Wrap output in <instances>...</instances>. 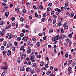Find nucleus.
Masks as SVG:
<instances>
[{
	"label": "nucleus",
	"instance_id": "nucleus-1",
	"mask_svg": "<svg viewBox=\"0 0 76 76\" xmlns=\"http://www.w3.org/2000/svg\"><path fill=\"white\" fill-rule=\"evenodd\" d=\"M31 47H29L27 48L28 50H27V53L28 54H30V53H31V51H32V50L31 49Z\"/></svg>",
	"mask_w": 76,
	"mask_h": 76
},
{
	"label": "nucleus",
	"instance_id": "nucleus-2",
	"mask_svg": "<svg viewBox=\"0 0 76 76\" xmlns=\"http://www.w3.org/2000/svg\"><path fill=\"white\" fill-rule=\"evenodd\" d=\"M6 33V31L4 29H3L2 31H0V34L2 36H3L4 35V33Z\"/></svg>",
	"mask_w": 76,
	"mask_h": 76
},
{
	"label": "nucleus",
	"instance_id": "nucleus-3",
	"mask_svg": "<svg viewBox=\"0 0 76 76\" xmlns=\"http://www.w3.org/2000/svg\"><path fill=\"white\" fill-rule=\"evenodd\" d=\"M72 69V67L70 66L68 68V71H69L68 73H69V74H70V73H72V71H71V70Z\"/></svg>",
	"mask_w": 76,
	"mask_h": 76
},
{
	"label": "nucleus",
	"instance_id": "nucleus-4",
	"mask_svg": "<svg viewBox=\"0 0 76 76\" xmlns=\"http://www.w3.org/2000/svg\"><path fill=\"white\" fill-rule=\"evenodd\" d=\"M58 38V39H60V41H63V37H61V36L60 35H58L57 36Z\"/></svg>",
	"mask_w": 76,
	"mask_h": 76
},
{
	"label": "nucleus",
	"instance_id": "nucleus-5",
	"mask_svg": "<svg viewBox=\"0 0 76 76\" xmlns=\"http://www.w3.org/2000/svg\"><path fill=\"white\" fill-rule=\"evenodd\" d=\"M12 43L10 42L8 44H7V48H9L10 47H11V46H12Z\"/></svg>",
	"mask_w": 76,
	"mask_h": 76
},
{
	"label": "nucleus",
	"instance_id": "nucleus-6",
	"mask_svg": "<svg viewBox=\"0 0 76 76\" xmlns=\"http://www.w3.org/2000/svg\"><path fill=\"white\" fill-rule=\"evenodd\" d=\"M4 24H5V22L3 21V20L1 21H0V25H4Z\"/></svg>",
	"mask_w": 76,
	"mask_h": 76
},
{
	"label": "nucleus",
	"instance_id": "nucleus-7",
	"mask_svg": "<svg viewBox=\"0 0 76 76\" xmlns=\"http://www.w3.org/2000/svg\"><path fill=\"white\" fill-rule=\"evenodd\" d=\"M7 54L8 56H9V55H11L12 54V53H11V51L10 50H9L7 52Z\"/></svg>",
	"mask_w": 76,
	"mask_h": 76
},
{
	"label": "nucleus",
	"instance_id": "nucleus-8",
	"mask_svg": "<svg viewBox=\"0 0 76 76\" xmlns=\"http://www.w3.org/2000/svg\"><path fill=\"white\" fill-rule=\"evenodd\" d=\"M75 15V14L73 12H72L71 13L69 14V16H70L71 17H73V16H74Z\"/></svg>",
	"mask_w": 76,
	"mask_h": 76
},
{
	"label": "nucleus",
	"instance_id": "nucleus-9",
	"mask_svg": "<svg viewBox=\"0 0 76 76\" xmlns=\"http://www.w3.org/2000/svg\"><path fill=\"white\" fill-rule=\"evenodd\" d=\"M9 12H5V15L6 17H8V16H9Z\"/></svg>",
	"mask_w": 76,
	"mask_h": 76
},
{
	"label": "nucleus",
	"instance_id": "nucleus-10",
	"mask_svg": "<svg viewBox=\"0 0 76 76\" xmlns=\"http://www.w3.org/2000/svg\"><path fill=\"white\" fill-rule=\"evenodd\" d=\"M61 22L60 21H59L58 22V23H57V26H61Z\"/></svg>",
	"mask_w": 76,
	"mask_h": 76
},
{
	"label": "nucleus",
	"instance_id": "nucleus-11",
	"mask_svg": "<svg viewBox=\"0 0 76 76\" xmlns=\"http://www.w3.org/2000/svg\"><path fill=\"white\" fill-rule=\"evenodd\" d=\"M20 71H23L24 70H25V68L24 67L22 66L20 68Z\"/></svg>",
	"mask_w": 76,
	"mask_h": 76
},
{
	"label": "nucleus",
	"instance_id": "nucleus-12",
	"mask_svg": "<svg viewBox=\"0 0 76 76\" xmlns=\"http://www.w3.org/2000/svg\"><path fill=\"white\" fill-rule=\"evenodd\" d=\"M7 69V66H2V67H1V69H3L4 70H6Z\"/></svg>",
	"mask_w": 76,
	"mask_h": 76
},
{
	"label": "nucleus",
	"instance_id": "nucleus-13",
	"mask_svg": "<svg viewBox=\"0 0 76 76\" xmlns=\"http://www.w3.org/2000/svg\"><path fill=\"white\" fill-rule=\"evenodd\" d=\"M41 20L43 22H44L45 20H47V18H43Z\"/></svg>",
	"mask_w": 76,
	"mask_h": 76
},
{
	"label": "nucleus",
	"instance_id": "nucleus-14",
	"mask_svg": "<svg viewBox=\"0 0 76 76\" xmlns=\"http://www.w3.org/2000/svg\"><path fill=\"white\" fill-rule=\"evenodd\" d=\"M29 71L32 74H34V70H32V69H30Z\"/></svg>",
	"mask_w": 76,
	"mask_h": 76
},
{
	"label": "nucleus",
	"instance_id": "nucleus-15",
	"mask_svg": "<svg viewBox=\"0 0 76 76\" xmlns=\"http://www.w3.org/2000/svg\"><path fill=\"white\" fill-rule=\"evenodd\" d=\"M37 46L38 47H39L41 45V43L39 42H37V43L36 44Z\"/></svg>",
	"mask_w": 76,
	"mask_h": 76
},
{
	"label": "nucleus",
	"instance_id": "nucleus-16",
	"mask_svg": "<svg viewBox=\"0 0 76 76\" xmlns=\"http://www.w3.org/2000/svg\"><path fill=\"white\" fill-rule=\"evenodd\" d=\"M12 50L13 51H15V50H16V49H15V47L14 46H12Z\"/></svg>",
	"mask_w": 76,
	"mask_h": 76
},
{
	"label": "nucleus",
	"instance_id": "nucleus-17",
	"mask_svg": "<svg viewBox=\"0 0 76 76\" xmlns=\"http://www.w3.org/2000/svg\"><path fill=\"white\" fill-rule=\"evenodd\" d=\"M17 61L18 63H20V57L18 58Z\"/></svg>",
	"mask_w": 76,
	"mask_h": 76
},
{
	"label": "nucleus",
	"instance_id": "nucleus-18",
	"mask_svg": "<svg viewBox=\"0 0 76 76\" xmlns=\"http://www.w3.org/2000/svg\"><path fill=\"white\" fill-rule=\"evenodd\" d=\"M54 30L53 29H51L49 31V33L50 34L51 32H53Z\"/></svg>",
	"mask_w": 76,
	"mask_h": 76
},
{
	"label": "nucleus",
	"instance_id": "nucleus-19",
	"mask_svg": "<svg viewBox=\"0 0 76 76\" xmlns=\"http://www.w3.org/2000/svg\"><path fill=\"white\" fill-rule=\"evenodd\" d=\"M12 37H13V35L12 34H10L9 37V39H12Z\"/></svg>",
	"mask_w": 76,
	"mask_h": 76
},
{
	"label": "nucleus",
	"instance_id": "nucleus-20",
	"mask_svg": "<svg viewBox=\"0 0 76 76\" xmlns=\"http://www.w3.org/2000/svg\"><path fill=\"white\" fill-rule=\"evenodd\" d=\"M20 39H21V38L20 37H18L17 39V41H20Z\"/></svg>",
	"mask_w": 76,
	"mask_h": 76
},
{
	"label": "nucleus",
	"instance_id": "nucleus-21",
	"mask_svg": "<svg viewBox=\"0 0 76 76\" xmlns=\"http://www.w3.org/2000/svg\"><path fill=\"white\" fill-rule=\"evenodd\" d=\"M39 8L40 9L42 10V9H43V7H42V5H40L39 6Z\"/></svg>",
	"mask_w": 76,
	"mask_h": 76
},
{
	"label": "nucleus",
	"instance_id": "nucleus-22",
	"mask_svg": "<svg viewBox=\"0 0 76 76\" xmlns=\"http://www.w3.org/2000/svg\"><path fill=\"white\" fill-rule=\"evenodd\" d=\"M32 66L33 67H37V64H36V63H34L33 64Z\"/></svg>",
	"mask_w": 76,
	"mask_h": 76
},
{
	"label": "nucleus",
	"instance_id": "nucleus-23",
	"mask_svg": "<svg viewBox=\"0 0 76 76\" xmlns=\"http://www.w3.org/2000/svg\"><path fill=\"white\" fill-rule=\"evenodd\" d=\"M20 20L21 21V22H23V20H24V19H23V18H22V17H21L20 18Z\"/></svg>",
	"mask_w": 76,
	"mask_h": 76
},
{
	"label": "nucleus",
	"instance_id": "nucleus-24",
	"mask_svg": "<svg viewBox=\"0 0 76 76\" xmlns=\"http://www.w3.org/2000/svg\"><path fill=\"white\" fill-rule=\"evenodd\" d=\"M3 45H4V46H6V44L7 43L6 41H4L3 42Z\"/></svg>",
	"mask_w": 76,
	"mask_h": 76
},
{
	"label": "nucleus",
	"instance_id": "nucleus-25",
	"mask_svg": "<svg viewBox=\"0 0 76 76\" xmlns=\"http://www.w3.org/2000/svg\"><path fill=\"white\" fill-rule=\"evenodd\" d=\"M25 48V47L23 46H22L20 48V51H22L23 48Z\"/></svg>",
	"mask_w": 76,
	"mask_h": 76
},
{
	"label": "nucleus",
	"instance_id": "nucleus-26",
	"mask_svg": "<svg viewBox=\"0 0 76 76\" xmlns=\"http://www.w3.org/2000/svg\"><path fill=\"white\" fill-rule=\"evenodd\" d=\"M43 65H44V61H42L41 62V63L40 64V66L42 67V66H43Z\"/></svg>",
	"mask_w": 76,
	"mask_h": 76
},
{
	"label": "nucleus",
	"instance_id": "nucleus-27",
	"mask_svg": "<svg viewBox=\"0 0 76 76\" xmlns=\"http://www.w3.org/2000/svg\"><path fill=\"white\" fill-rule=\"evenodd\" d=\"M72 61V60H70L69 61V66L70 65V64H71V63Z\"/></svg>",
	"mask_w": 76,
	"mask_h": 76
},
{
	"label": "nucleus",
	"instance_id": "nucleus-28",
	"mask_svg": "<svg viewBox=\"0 0 76 76\" xmlns=\"http://www.w3.org/2000/svg\"><path fill=\"white\" fill-rule=\"evenodd\" d=\"M30 69V67H28L26 68V71L27 72H28L29 71V69Z\"/></svg>",
	"mask_w": 76,
	"mask_h": 76
},
{
	"label": "nucleus",
	"instance_id": "nucleus-29",
	"mask_svg": "<svg viewBox=\"0 0 76 76\" xmlns=\"http://www.w3.org/2000/svg\"><path fill=\"white\" fill-rule=\"evenodd\" d=\"M68 37L69 38H71V37H73V35H72V34H70L69 35Z\"/></svg>",
	"mask_w": 76,
	"mask_h": 76
},
{
	"label": "nucleus",
	"instance_id": "nucleus-30",
	"mask_svg": "<svg viewBox=\"0 0 76 76\" xmlns=\"http://www.w3.org/2000/svg\"><path fill=\"white\" fill-rule=\"evenodd\" d=\"M51 73V71H49L48 72H47L46 73V75H50V74Z\"/></svg>",
	"mask_w": 76,
	"mask_h": 76
},
{
	"label": "nucleus",
	"instance_id": "nucleus-31",
	"mask_svg": "<svg viewBox=\"0 0 76 76\" xmlns=\"http://www.w3.org/2000/svg\"><path fill=\"white\" fill-rule=\"evenodd\" d=\"M4 49V46H2L1 48V50H3Z\"/></svg>",
	"mask_w": 76,
	"mask_h": 76
},
{
	"label": "nucleus",
	"instance_id": "nucleus-32",
	"mask_svg": "<svg viewBox=\"0 0 76 76\" xmlns=\"http://www.w3.org/2000/svg\"><path fill=\"white\" fill-rule=\"evenodd\" d=\"M20 35L21 37H23L24 35V34L23 33H21L20 34Z\"/></svg>",
	"mask_w": 76,
	"mask_h": 76
},
{
	"label": "nucleus",
	"instance_id": "nucleus-33",
	"mask_svg": "<svg viewBox=\"0 0 76 76\" xmlns=\"http://www.w3.org/2000/svg\"><path fill=\"white\" fill-rule=\"evenodd\" d=\"M37 58H41V55H38L37 56Z\"/></svg>",
	"mask_w": 76,
	"mask_h": 76
},
{
	"label": "nucleus",
	"instance_id": "nucleus-34",
	"mask_svg": "<svg viewBox=\"0 0 76 76\" xmlns=\"http://www.w3.org/2000/svg\"><path fill=\"white\" fill-rule=\"evenodd\" d=\"M52 5H53V4H52V3H50L48 4V6H49V7H51V6H52Z\"/></svg>",
	"mask_w": 76,
	"mask_h": 76
},
{
	"label": "nucleus",
	"instance_id": "nucleus-35",
	"mask_svg": "<svg viewBox=\"0 0 76 76\" xmlns=\"http://www.w3.org/2000/svg\"><path fill=\"white\" fill-rule=\"evenodd\" d=\"M9 33H7L6 35V37L7 38L8 37H9Z\"/></svg>",
	"mask_w": 76,
	"mask_h": 76
},
{
	"label": "nucleus",
	"instance_id": "nucleus-36",
	"mask_svg": "<svg viewBox=\"0 0 76 76\" xmlns=\"http://www.w3.org/2000/svg\"><path fill=\"white\" fill-rule=\"evenodd\" d=\"M31 62L30 61H29V62H28V63H27V65L28 66H30V65H31Z\"/></svg>",
	"mask_w": 76,
	"mask_h": 76
},
{
	"label": "nucleus",
	"instance_id": "nucleus-37",
	"mask_svg": "<svg viewBox=\"0 0 76 76\" xmlns=\"http://www.w3.org/2000/svg\"><path fill=\"white\" fill-rule=\"evenodd\" d=\"M43 16V18H45L47 16V14L45 13L44 14Z\"/></svg>",
	"mask_w": 76,
	"mask_h": 76
},
{
	"label": "nucleus",
	"instance_id": "nucleus-38",
	"mask_svg": "<svg viewBox=\"0 0 76 76\" xmlns=\"http://www.w3.org/2000/svg\"><path fill=\"white\" fill-rule=\"evenodd\" d=\"M66 42H70V39H66Z\"/></svg>",
	"mask_w": 76,
	"mask_h": 76
},
{
	"label": "nucleus",
	"instance_id": "nucleus-39",
	"mask_svg": "<svg viewBox=\"0 0 76 76\" xmlns=\"http://www.w3.org/2000/svg\"><path fill=\"white\" fill-rule=\"evenodd\" d=\"M15 11L17 12L19 11V8H16L15 9Z\"/></svg>",
	"mask_w": 76,
	"mask_h": 76
},
{
	"label": "nucleus",
	"instance_id": "nucleus-40",
	"mask_svg": "<svg viewBox=\"0 0 76 76\" xmlns=\"http://www.w3.org/2000/svg\"><path fill=\"white\" fill-rule=\"evenodd\" d=\"M56 22V20L55 19L53 20V24H54Z\"/></svg>",
	"mask_w": 76,
	"mask_h": 76
},
{
	"label": "nucleus",
	"instance_id": "nucleus-41",
	"mask_svg": "<svg viewBox=\"0 0 76 76\" xmlns=\"http://www.w3.org/2000/svg\"><path fill=\"white\" fill-rule=\"evenodd\" d=\"M51 10V8L50 7H48V8L47 9V11H50V10Z\"/></svg>",
	"mask_w": 76,
	"mask_h": 76
},
{
	"label": "nucleus",
	"instance_id": "nucleus-42",
	"mask_svg": "<svg viewBox=\"0 0 76 76\" xmlns=\"http://www.w3.org/2000/svg\"><path fill=\"white\" fill-rule=\"evenodd\" d=\"M26 10L23 9V13H25L26 12Z\"/></svg>",
	"mask_w": 76,
	"mask_h": 76
},
{
	"label": "nucleus",
	"instance_id": "nucleus-43",
	"mask_svg": "<svg viewBox=\"0 0 76 76\" xmlns=\"http://www.w3.org/2000/svg\"><path fill=\"white\" fill-rule=\"evenodd\" d=\"M8 8V7L7 6H5L4 7V9L6 10Z\"/></svg>",
	"mask_w": 76,
	"mask_h": 76
},
{
	"label": "nucleus",
	"instance_id": "nucleus-44",
	"mask_svg": "<svg viewBox=\"0 0 76 76\" xmlns=\"http://www.w3.org/2000/svg\"><path fill=\"white\" fill-rule=\"evenodd\" d=\"M51 15H54V11H52L51 12Z\"/></svg>",
	"mask_w": 76,
	"mask_h": 76
},
{
	"label": "nucleus",
	"instance_id": "nucleus-45",
	"mask_svg": "<svg viewBox=\"0 0 76 76\" xmlns=\"http://www.w3.org/2000/svg\"><path fill=\"white\" fill-rule=\"evenodd\" d=\"M68 28H69V26H66L65 27V29H68Z\"/></svg>",
	"mask_w": 76,
	"mask_h": 76
},
{
	"label": "nucleus",
	"instance_id": "nucleus-46",
	"mask_svg": "<svg viewBox=\"0 0 76 76\" xmlns=\"http://www.w3.org/2000/svg\"><path fill=\"white\" fill-rule=\"evenodd\" d=\"M76 62H74L73 63H72V66H76Z\"/></svg>",
	"mask_w": 76,
	"mask_h": 76
},
{
	"label": "nucleus",
	"instance_id": "nucleus-47",
	"mask_svg": "<svg viewBox=\"0 0 76 76\" xmlns=\"http://www.w3.org/2000/svg\"><path fill=\"white\" fill-rule=\"evenodd\" d=\"M61 34H63V33H64V30H63V29H61Z\"/></svg>",
	"mask_w": 76,
	"mask_h": 76
},
{
	"label": "nucleus",
	"instance_id": "nucleus-48",
	"mask_svg": "<svg viewBox=\"0 0 76 76\" xmlns=\"http://www.w3.org/2000/svg\"><path fill=\"white\" fill-rule=\"evenodd\" d=\"M14 44H15V45L16 46L18 45V43L16 42H14Z\"/></svg>",
	"mask_w": 76,
	"mask_h": 76
},
{
	"label": "nucleus",
	"instance_id": "nucleus-49",
	"mask_svg": "<svg viewBox=\"0 0 76 76\" xmlns=\"http://www.w3.org/2000/svg\"><path fill=\"white\" fill-rule=\"evenodd\" d=\"M25 0H23L22 1V4H25Z\"/></svg>",
	"mask_w": 76,
	"mask_h": 76
},
{
	"label": "nucleus",
	"instance_id": "nucleus-50",
	"mask_svg": "<svg viewBox=\"0 0 76 76\" xmlns=\"http://www.w3.org/2000/svg\"><path fill=\"white\" fill-rule=\"evenodd\" d=\"M15 17H12L11 18V20H12V21H14V20H15Z\"/></svg>",
	"mask_w": 76,
	"mask_h": 76
},
{
	"label": "nucleus",
	"instance_id": "nucleus-51",
	"mask_svg": "<svg viewBox=\"0 0 76 76\" xmlns=\"http://www.w3.org/2000/svg\"><path fill=\"white\" fill-rule=\"evenodd\" d=\"M66 35L63 34V39H64V38H66Z\"/></svg>",
	"mask_w": 76,
	"mask_h": 76
},
{
	"label": "nucleus",
	"instance_id": "nucleus-52",
	"mask_svg": "<svg viewBox=\"0 0 76 76\" xmlns=\"http://www.w3.org/2000/svg\"><path fill=\"white\" fill-rule=\"evenodd\" d=\"M31 60L33 63L35 62V59L34 58H32V59H31Z\"/></svg>",
	"mask_w": 76,
	"mask_h": 76
},
{
	"label": "nucleus",
	"instance_id": "nucleus-53",
	"mask_svg": "<svg viewBox=\"0 0 76 76\" xmlns=\"http://www.w3.org/2000/svg\"><path fill=\"white\" fill-rule=\"evenodd\" d=\"M32 39L33 41H35L36 40V39L35 38L33 37L32 38Z\"/></svg>",
	"mask_w": 76,
	"mask_h": 76
},
{
	"label": "nucleus",
	"instance_id": "nucleus-54",
	"mask_svg": "<svg viewBox=\"0 0 76 76\" xmlns=\"http://www.w3.org/2000/svg\"><path fill=\"white\" fill-rule=\"evenodd\" d=\"M54 37L55 38V40H58V38L57 36H55V37Z\"/></svg>",
	"mask_w": 76,
	"mask_h": 76
},
{
	"label": "nucleus",
	"instance_id": "nucleus-55",
	"mask_svg": "<svg viewBox=\"0 0 76 76\" xmlns=\"http://www.w3.org/2000/svg\"><path fill=\"white\" fill-rule=\"evenodd\" d=\"M45 66L46 68H48V64H46L45 65Z\"/></svg>",
	"mask_w": 76,
	"mask_h": 76
},
{
	"label": "nucleus",
	"instance_id": "nucleus-56",
	"mask_svg": "<svg viewBox=\"0 0 76 76\" xmlns=\"http://www.w3.org/2000/svg\"><path fill=\"white\" fill-rule=\"evenodd\" d=\"M34 52L33 51L31 53V56H34Z\"/></svg>",
	"mask_w": 76,
	"mask_h": 76
},
{
	"label": "nucleus",
	"instance_id": "nucleus-57",
	"mask_svg": "<svg viewBox=\"0 0 76 76\" xmlns=\"http://www.w3.org/2000/svg\"><path fill=\"white\" fill-rule=\"evenodd\" d=\"M30 56H31V57L30 58V60H32V58H33V56H33L32 55H31Z\"/></svg>",
	"mask_w": 76,
	"mask_h": 76
},
{
	"label": "nucleus",
	"instance_id": "nucleus-58",
	"mask_svg": "<svg viewBox=\"0 0 76 76\" xmlns=\"http://www.w3.org/2000/svg\"><path fill=\"white\" fill-rule=\"evenodd\" d=\"M4 40V39L2 38V39H0V42H2V41H3Z\"/></svg>",
	"mask_w": 76,
	"mask_h": 76
},
{
	"label": "nucleus",
	"instance_id": "nucleus-59",
	"mask_svg": "<svg viewBox=\"0 0 76 76\" xmlns=\"http://www.w3.org/2000/svg\"><path fill=\"white\" fill-rule=\"evenodd\" d=\"M65 56L66 57H67L69 56V54L68 53H66L65 54Z\"/></svg>",
	"mask_w": 76,
	"mask_h": 76
},
{
	"label": "nucleus",
	"instance_id": "nucleus-60",
	"mask_svg": "<svg viewBox=\"0 0 76 76\" xmlns=\"http://www.w3.org/2000/svg\"><path fill=\"white\" fill-rule=\"evenodd\" d=\"M54 44H57V40H55L54 41Z\"/></svg>",
	"mask_w": 76,
	"mask_h": 76
},
{
	"label": "nucleus",
	"instance_id": "nucleus-61",
	"mask_svg": "<svg viewBox=\"0 0 76 76\" xmlns=\"http://www.w3.org/2000/svg\"><path fill=\"white\" fill-rule=\"evenodd\" d=\"M65 5L67 7L69 6V4H68V3H66L65 4Z\"/></svg>",
	"mask_w": 76,
	"mask_h": 76
},
{
	"label": "nucleus",
	"instance_id": "nucleus-62",
	"mask_svg": "<svg viewBox=\"0 0 76 76\" xmlns=\"http://www.w3.org/2000/svg\"><path fill=\"white\" fill-rule=\"evenodd\" d=\"M35 14L36 17H38V14H37V13L35 12Z\"/></svg>",
	"mask_w": 76,
	"mask_h": 76
},
{
	"label": "nucleus",
	"instance_id": "nucleus-63",
	"mask_svg": "<svg viewBox=\"0 0 76 76\" xmlns=\"http://www.w3.org/2000/svg\"><path fill=\"white\" fill-rule=\"evenodd\" d=\"M53 66H50V70H53Z\"/></svg>",
	"mask_w": 76,
	"mask_h": 76
},
{
	"label": "nucleus",
	"instance_id": "nucleus-64",
	"mask_svg": "<svg viewBox=\"0 0 76 76\" xmlns=\"http://www.w3.org/2000/svg\"><path fill=\"white\" fill-rule=\"evenodd\" d=\"M55 11H58V8H56L55 9Z\"/></svg>",
	"mask_w": 76,
	"mask_h": 76
}]
</instances>
